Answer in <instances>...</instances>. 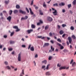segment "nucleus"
Segmentation results:
<instances>
[{"mask_svg":"<svg viewBox=\"0 0 76 76\" xmlns=\"http://www.w3.org/2000/svg\"><path fill=\"white\" fill-rule=\"evenodd\" d=\"M52 10L55 11L54 12H53V13L54 15L55 16L57 15V10H55V9H54V8H52Z\"/></svg>","mask_w":76,"mask_h":76,"instance_id":"1","label":"nucleus"},{"mask_svg":"<svg viewBox=\"0 0 76 76\" xmlns=\"http://www.w3.org/2000/svg\"><path fill=\"white\" fill-rule=\"evenodd\" d=\"M57 45H58L59 46V47L60 48L61 50H63V49H64V47H63V46L61 45V44H60V43H57Z\"/></svg>","mask_w":76,"mask_h":76,"instance_id":"2","label":"nucleus"},{"mask_svg":"<svg viewBox=\"0 0 76 76\" xmlns=\"http://www.w3.org/2000/svg\"><path fill=\"white\" fill-rule=\"evenodd\" d=\"M19 12L20 13H22V14H24V15H26V12L25 11H23V10H19Z\"/></svg>","mask_w":76,"mask_h":76,"instance_id":"3","label":"nucleus"},{"mask_svg":"<svg viewBox=\"0 0 76 76\" xmlns=\"http://www.w3.org/2000/svg\"><path fill=\"white\" fill-rule=\"evenodd\" d=\"M21 55L20 54V53L18 56V61H21Z\"/></svg>","mask_w":76,"mask_h":76,"instance_id":"4","label":"nucleus"},{"mask_svg":"<svg viewBox=\"0 0 76 76\" xmlns=\"http://www.w3.org/2000/svg\"><path fill=\"white\" fill-rule=\"evenodd\" d=\"M49 45V43H45L43 45V47H45L46 46L47 47Z\"/></svg>","mask_w":76,"mask_h":76,"instance_id":"5","label":"nucleus"},{"mask_svg":"<svg viewBox=\"0 0 76 76\" xmlns=\"http://www.w3.org/2000/svg\"><path fill=\"white\" fill-rule=\"evenodd\" d=\"M68 39L69 40V43L70 44H71V42H72V38H71V37H69L68 38Z\"/></svg>","mask_w":76,"mask_h":76,"instance_id":"6","label":"nucleus"},{"mask_svg":"<svg viewBox=\"0 0 76 76\" xmlns=\"http://www.w3.org/2000/svg\"><path fill=\"white\" fill-rule=\"evenodd\" d=\"M48 20L49 21H50V22H51V21H53V18L51 17H48Z\"/></svg>","mask_w":76,"mask_h":76,"instance_id":"7","label":"nucleus"},{"mask_svg":"<svg viewBox=\"0 0 76 76\" xmlns=\"http://www.w3.org/2000/svg\"><path fill=\"white\" fill-rule=\"evenodd\" d=\"M7 20H8L9 22H10L11 19H12V17L9 16L7 18Z\"/></svg>","mask_w":76,"mask_h":76,"instance_id":"8","label":"nucleus"},{"mask_svg":"<svg viewBox=\"0 0 76 76\" xmlns=\"http://www.w3.org/2000/svg\"><path fill=\"white\" fill-rule=\"evenodd\" d=\"M50 64H48L46 68L44 69V70H45V69H46V70H48V69H49V67L50 66Z\"/></svg>","mask_w":76,"mask_h":76,"instance_id":"9","label":"nucleus"},{"mask_svg":"<svg viewBox=\"0 0 76 76\" xmlns=\"http://www.w3.org/2000/svg\"><path fill=\"white\" fill-rule=\"evenodd\" d=\"M33 31V30L32 29H30V30H28L27 31V32L28 33V34H30L31 32H32Z\"/></svg>","mask_w":76,"mask_h":76,"instance_id":"10","label":"nucleus"},{"mask_svg":"<svg viewBox=\"0 0 76 76\" xmlns=\"http://www.w3.org/2000/svg\"><path fill=\"white\" fill-rule=\"evenodd\" d=\"M45 75L46 76H50V75H51V73L50 72H47Z\"/></svg>","mask_w":76,"mask_h":76,"instance_id":"11","label":"nucleus"},{"mask_svg":"<svg viewBox=\"0 0 76 76\" xmlns=\"http://www.w3.org/2000/svg\"><path fill=\"white\" fill-rule=\"evenodd\" d=\"M59 5L60 6H64L65 4L64 3L62 2L61 3H60Z\"/></svg>","mask_w":76,"mask_h":76,"instance_id":"12","label":"nucleus"},{"mask_svg":"<svg viewBox=\"0 0 76 76\" xmlns=\"http://www.w3.org/2000/svg\"><path fill=\"white\" fill-rule=\"evenodd\" d=\"M23 75H24V70H23V69L22 70V72L21 73L20 76H23Z\"/></svg>","mask_w":76,"mask_h":76,"instance_id":"13","label":"nucleus"},{"mask_svg":"<svg viewBox=\"0 0 76 76\" xmlns=\"http://www.w3.org/2000/svg\"><path fill=\"white\" fill-rule=\"evenodd\" d=\"M66 69V67L64 66V67H61L59 68V70H63V69Z\"/></svg>","mask_w":76,"mask_h":76,"instance_id":"14","label":"nucleus"},{"mask_svg":"<svg viewBox=\"0 0 76 76\" xmlns=\"http://www.w3.org/2000/svg\"><path fill=\"white\" fill-rule=\"evenodd\" d=\"M29 10H30L31 14L32 15H34V12L32 11V10H31V8H29Z\"/></svg>","mask_w":76,"mask_h":76,"instance_id":"15","label":"nucleus"},{"mask_svg":"<svg viewBox=\"0 0 76 76\" xmlns=\"http://www.w3.org/2000/svg\"><path fill=\"white\" fill-rule=\"evenodd\" d=\"M49 28V26L48 25H47L46 26L45 28V30H47V29H48Z\"/></svg>","mask_w":76,"mask_h":76,"instance_id":"16","label":"nucleus"},{"mask_svg":"<svg viewBox=\"0 0 76 76\" xmlns=\"http://www.w3.org/2000/svg\"><path fill=\"white\" fill-rule=\"evenodd\" d=\"M5 3L6 4H8L9 3V0L5 1Z\"/></svg>","mask_w":76,"mask_h":76,"instance_id":"17","label":"nucleus"},{"mask_svg":"<svg viewBox=\"0 0 76 76\" xmlns=\"http://www.w3.org/2000/svg\"><path fill=\"white\" fill-rule=\"evenodd\" d=\"M30 50L32 51H34V47L32 46L30 48Z\"/></svg>","mask_w":76,"mask_h":76,"instance_id":"18","label":"nucleus"},{"mask_svg":"<svg viewBox=\"0 0 76 76\" xmlns=\"http://www.w3.org/2000/svg\"><path fill=\"white\" fill-rule=\"evenodd\" d=\"M76 66V62H74L73 63H72V67H75Z\"/></svg>","mask_w":76,"mask_h":76,"instance_id":"19","label":"nucleus"},{"mask_svg":"<svg viewBox=\"0 0 76 76\" xmlns=\"http://www.w3.org/2000/svg\"><path fill=\"white\" fill-rule=\"evenodd\" d=\"M59 33L60 34V35H62V34H64V31L62 30H61L60 31Z\"/></svg>","mask_w":76,"mask_h":76,"instance_id":"20","label":"nucleus"},{"mask_svg":"<svg viewBox=\"0 0 76 76\" xmlns=\"http://www.w3.org/2000/svg\"><path fill=\"white\" fill-rule=\"evenodd\" d=\"M53 6H56L57 7H58V5L57 3H56L53 4Z\"/></svg>","mask_w":76,"mask_h":76,"instance_id":"21","label":"nucleus"},{"mask_svg":"<svg viewBox=\"0 0 76 76\" xmlns=\"http://www.w3.org/2000/svg\"><path fill=\"white\" fill-rule=\"evenodd\" d=\"M12 12H13V11L12 10H10L9 11V13L10 15L12 14Z\"/></svg>","mask_w":76,"mask_h":76,"instance_id":"22","label":"nucleus"},{"mask_svg":"<svg viewBox=\"0 0 76 76\" xmlns=\"http://www.w3.org/2000/svg\"><path fill=\"white\" fill-rule=\"evenodd\" d=\"M42 63H45V64H46L47 63V60H44L42 61Z\"/></svg>","mask_w":76,"mask_h":76,"instance_id":"23","label":"nucleus"},{"mask_svg":"<svg viewBox=\"0 0 76 76\" xmlns=\"http://www.w3.org/2000/svg\"><path fill=\"white\" fill-rule=\"evenodd\" d=\"M39 13L41 15H43V12H42V11L40 10H39Z\"/></svg>","mask_w":76,"mask_h":76,"instance_id":"24","label":"nucleus"},{"mask_svg":"<svg viewBox=\"0 0 76 76\" xmlns=\"http://www.w3.org/2000/svg\"><path fill=\"white\" fill-rule=\"evenodd\" d=\"M10 44H15V42L14 41H10Z\"/></svg>","mask_w":76,"mask_h":76,"instance_id":"25","label":"nucleus"},{"mask_svg":"<svg viewBox=\"0 0 76 76\" xmlns=\"http://www.w3.org/2000/svg\"><path fill=\"white\" fill-rule=\"evenodd\" d=\"M72 38H73V39H76V36H75L74 35H72Z\"/></svg>","mask_w":76,"mask_h":76,"instance_id":"26","label":"nucleus"},{"mask_svg":"<svg viewBox=\"0 0 76 76\" xmlns=\"http://www.w3.org/2000/svg\"><path fill=\"white\" fill-rule=\"evenodd\" d=\"M74 27L73 26H71L70 28V29L71 30H72V31H73L74 29Z\"/></svg>","mask_w":76,"mask_h":76,"instance_id":"27","label":"nucleus"},{"mask_svg":"<svg viewBox=\"0 0 76 76\" xmlns=\"http://www.w3.org/2000/svg\"><path fill=\"white\" fill-rule=\"evenodd\" d=\"M18 12V10H15L14 11V13H17Z\"/></svg>","mask_w":76,"mask_h":76,"instance_id":"28","label":"nucleus"},{"mask_svg":"<svg viewBox=\"0 0 76 76\" xmlns=\"http://www.w3.org/2000/svg\"><path fill=\"white\" fill-rule=\"evenodd\" d=\"M51 49L52 50V51H54V48H53V46H51Z\"/></svg>","mask_w":76,"mask_h":76,"instance_id":"29","label":"nucleus"},{"mask_svg":"<svg viewBox=\"0 0 76 76\" xmlns=\"http://www.w3.org/2000/svg\"><path fill=\"white\" fill-rule=\"evenodd\" d=\"M31 28H35V25H34V24H32L31 25Z\"/></svg>","mask_w":76,"mask_h":76,"instance_id":"30","label":"nucleus"},{"mask_svg":"<svg viewBox=\"0 0 76 76\" xmlns=\"http://www.w3.org/2000/svg\"><path fill=\"white\" fill-rule=\"evenodd\" d=\"M67 6L68 7V8L69 9V8H70V7H71L72 5H71V4H69L67 5Z\"/></svg>","mask_w":76,"mask_h":76,"instance_id":"31","label":"nucleus"},{"mask_svg":"<svg viewBox=\"0 0 76 76\" xmlns=\"http://www.w3.org/2000/svg\"><path fill=\"white\" fill-rule=\"evenodd\" d=\"M76 0H74L73 2V4L74 5H75L76 4Z\"/></svg>","mask_w":76,"mask_h":76,"instance_id":"32","label":"nucleus"},{"mask_svg":"<svg viewBox=\"0 0 76 76\" xmlns=\"http://www.w3.org/2000/svg\"><path fill=\"white\" fill-rule=\"evenodd\" d=\"M16 8H17V9H19L20 8V6L18 5H16Z\"/></svg>","mask_w":76,"mask_h":76,"instance_id":"33","label":"nucleus"},{"mask_svg":"<svg viewBox=\"0 0 76 76\" xmlns=\"http://www.w3.org/2000/svg\"><path fill=\"white\" fill-rule=\"evenodd\" d=\"M49 37H52L53 36V33L51 32H50L49 33Z\"/></svg>","mask_w":76,"mask_h":76,"instance_id":"34","label":"nucleus"},{"mask_svg":"<svg viewBox=\"0 0 76 76\" xmlns=\"http://www.w3.org/2000/svg\"><path fill=\"white\" fill-rule=\"evenodd\" d=\"M45 2H44L43 3V7H47V5L46 4H45Z\"/></svg>","mask_w":76,"mask_h":76,"instance_id":"35","label":"nucleus"},{"mask_svg":"<svg viewBox=\"0 0 76 76\" xmlns=\"http://www.w3.org/2000/svg\"><path fill=\"white\" fill-rule=\"evenodd\" d=\"M62 26L63 28H64L65 26H66V24H63L62 25Z\"/></svg>","mask_w":76,"mask_h":76,"instance_id":"36","label":"nucleus"},{"mask_svg":"<svg viewBox=\"0 0 76 76\" xmlns=\"http://www.w3.org/2000/svg\"><path fill=\"white\" fill-rule=\"evenodd\" d=\"M28 18V17L27 16H25L24 18L25 19V20H26Z\"/></svg>","mask_w":76,"mask_h":76,"instance_id":"37","label":"nucleus"},{"mask_svg":"<svg viewBox=\"0 0 76 76\" xmlns=\"http://www.w3.org/2000/svg\"><path fill=\"white\" fill-rule=\"evenodd\" d=\"M73 59H72L71 62H70V64H72V63H73Z\"/></svg>","mask_w":76,"mask_h":76,"instance_id":"38","label":"nucleus"},{"mask_svg":"<svg viewBox=\"0 0 76 76\" xmlns=\"http://www.w3.org/2000/svg\"><path fill=\"white\" fill-rule=\"evenodd\" d=\"M13 28L14 29H18V27H17V26H14L13 27Z\"/></svg>","mask_w":76,"mask_h":76,"instance_id":"39","label":"nucleus"},{"mask_svg":"<svg viewBox=\"0 0 76 76\" xmlns=\"http://www.w3.org/2000/svg\"><path fill=\"white\" fill-rule=\"evenodd\" d=\"M6 68L7 69H9V70H10V69H11L10 67H9V66H7Z\"/></svg>","mask_w":76,"mask_h":76,"instance_id":"40","label":"nucleus"},{"mask_svg":"<svg viewBox=\"0 0 76 76\" xmlns=\"http://www.w3.org/2000/svg\"><path fill=\"white\" fill-rule=\"evenodd\" d=\"M26 10L28 13H29V11L28 10V8H26Z\"/></svg>","mask_w":76,"mask_h":76,"instance_id":"41","label":"nucleus"},{"mask_svg":"<svg viewBox=\"0 0 76 76\" xmlns=\"http://www.w3.org/2000/svg\"><path fill=\"white\" fill-rule=\"evenodd\" d=\"M3 37L4 38H7V35H4Z\"/></svg>","mask_w":76,"mask_h":76,"instance_id":"42","label":"nucleus"},{"mask_svg":"<svg viewBox=\"0 0 76 76\" xmlns=\"http://www.w3.org/2000/svg\"><path fill=\"white\" fill-rule=\"evenodd\" d=\"M25 20V18L24 17H22L21 18V20Z\"/></svg>","mask_w":76,"mask_h":76,"instance_id":"43","label":"nucleus"},{"mask_svg":"<svg viewBox=\"0 0 76 76\" xmlns=\"http://www.w3.org/2000/svg\"><path fill=\"white\" fill-rule=\"evenodd\" d=\"M50 42L52 44H54V42L53 40H51L50 41Z\"/></svg>","mask_w":76,"mask_h":76,"instance_id":"44","label":"nucleus"},{"mask_svg":"<svg viewBox=\"0 0 76 76\" xmlns=\"http://www.w3.org/2000/svg\"><path fill=\"white\" fill-rule=\"evenodd\" d=\"M39 23H43V22L42 21V20H39Z\"/></svg>","mask_w":76,"mask_h":76,"instance_id":"45","label":"nucleus"},{"mask_svg":"<svg viewBox=\"0 0 76 76\" xmlns=\"http://www.w3.org/2000/svg\"><path fill=\"white\" fill-rule=\"evenodd\" d=\"M51 58H52V56H50L49 57V60H51Z\"/></svg>","mask_w":76,"mask_h":76,"instance_id":"46","label":"nucleus"},{"mask_svg":"<svg viewBox=\"0 0 76 76\" xmlns=\"http://www.w3.org/2000/svg\"><path fill=\"white\" fill-rule=\"evenodd\" d=\"M14 34V32H12L10 34V36L12 37V36H13V35Z\"/></svg>","mask_w":76,"mask_h":76,"instance_id":"47","label":"nucleus"},{"mask_svg":"<svg viewBox=\"0 0 76 76\" xmlns=\"http://www.w3.org/2000/svg\"><path fill=\"white\" fill-rule=\"evenodd\" d=\"M9 51H12L13 50V49L12 48H10L9 49Z\"/></svg>","mask_w":76,"mask_h":76,"instance_id":"48","label":"nucleus"},{"mask_svg":"<svg viewBox=\"0 0 76 76\" xmlns=\"http://www.w3.org/2000/svg\"><path fill=\"white\" fill-rule=\"evenodd\" d=\"M57 66H58V67H60V66H61V65H60V64H57Z\"/></svg>","mask_w":76,"mask_h":76,"instance_id":"49","label":"nucleus"},{"mask_svg":"<svg viewBox=\"0 0 76 76\" xmlns=\"http://www.w3.org/2000/svg\"><path fill=\"white\" fill-rule=\"evenodd\" d=\"M58 41V42H61V40L60 39H57Z\"/></svg>","mask_w":76,"mask_h":76,"instance_id":"50","label":"nucleus"},{"mask_svg":"<svg viewBox=\"0 0 76 76\" xmlns=\"http://www.w3.org/2000/svg\"><path fill=\"white\" fill-rule=\"evenodd\" d=\"M66 35V34H63L62 36V38H64V37H65Z\"/></svg>","mask_w":76,"mask_h":76,"instance_id":"51","label":"nucleus"},{"mask_svg":"<svg viewBox=\"0 0 76 76\" xmlns=\"http://www.w3.org/2000/svg\"><path fill=\"white\" fill-rule=\"evenodd\" d=\"M22 47L23 48H25V47H26V46H25V45H22Z\"/></svg>","mask_w":76,"mask_h":76,"instance_id":"52","label":"nucleus"},{"mask_svg":"<svg viewBox=\"0 0 76 76\" xmlns=\"http://www.w3.org/2000/svg\"><path fill=\"white\" fill-rule=\"evenodd\" d=\"M45 66L44 65L42 66V69H44V68H45Z\"/></svg>","mask_w":76,"mask_h":76,"instance_id":"53","label":"nucleus"},{"mask_svg":"<svg viewBox=\"0 0 76 76\" xmlns=\"http://www.w3.org/2000/svg\"><path fill=\"white\" fill-rule=\"evenodd\" d=\"M4 63L6 65L8 64V63H7V61H5Z\"/></svg>","mask_w":76,"mask_h":76,"instance_id":"54","label":"nucleus"},{"mask_svg":"<svg viewBox=\"0 0 76 76\" xmlns=\"http://www.w3.org/2000/svg\"><path fill=\"white\" fill-rule=\"evenodd\" d=\"M31 45H28V50H29V49H30V48H31Z\"/></svg>","mask_w":76,"mask_h":76,"instance_id":"55","label":"nucleus"},{"mask_svg":"<svg viewBox=\"0 0 76 76\" xmlns=\"http://www.w3.org/2000/svg\"><path fill=\"white\" fill-rule=\"evenodd\" d=\"M67 51V50H64V53H66Z\"/></svg>","mask_w":76,"mask_h":76,"instance_id":"56","label":"nucleus"},{"mask_svg":"<svg viewBox=\"0 0 76 76\" xmlns=\"http://www.w3.org/2000/svg\"><path fill=\"white\" fill-rule=\"evenodd\" d=\"M3 13H6V11H3Z\"/></svg>","mask_w":76,"mask_h":76,"instance_id":"57","label":"nucleus"},{"mask_svg":"<svg viewBox=\"0 0 76 76\" xmlns=\"http://www.w3.org/2000/svg\"><path fill=\"white\" fill-rule=\"evenodd\" d=\"M35 57L36 58H37V57H38V55L36 54L35 55Z\"/></svg>","mask_w":76,"mask_h":76,"instance_id":"58","label":"nucleus"},{"mask_svg":"<svg viewBox=\"0 0 76 76\" xmlns=\"http://www.w3.org/2000/svg\"><path fill=\"white\" fill-rule=\"evenodd\" d=\"M63 13H64L65 12V10L64 9L62 10Z\"/></svg>","mask_w":76,"mask_h":76,"instance_id":"59","label":"nucleus"},{"mask_svg":"<svg viewBox=\"0 0 76 76\" xmlns=\"http://www.w3.org/2000/svg\"><path fill=\"white\" fill-rule=\"evenodd\" d=\"M66 44H67L68 45H69V42H68V41H67L66 42Z\"/></svg>","mask_w":76,"mask_h":76,"instance_id":"60","label":"nucleus"},{"mask_svg":"<svg viewBox=\"0 0 76 76\" xmlns=\"http://www.w3.org/2000/svg\"><path fill=\"white\" fill-rule=\"evenodd\" d=\"M40 23H37V25H38V26L39 25H40Z\"/></svg>","mask_w":76,"mask_h":76,"instance_id":"61","label":"nucleus"},{"mask_svg":"<svg viewBox=\"0 0 76 76\" xmlns=\"http://www.w3.org/2000/svg\"><path fill=\"white\" fill-rule=\"evenodd\" d=\"M35 9H36V10H37V9H38V7H35Z\"/></svg>","mask_w":76,"mask_h":76,"instance_id":"62","label":"nucleus"},{"mask_svg":"<svg viewBox=\"0 0 76 76\" xmlns=\"http://www.w3.org/2000/svg\"><path fill=\"white\" fill-rule=\"evenodd\" d=\"M65 75H66V74H62V76H65Z\"/></svg>","mask_w":76,"mask_h":76,"instance_id":"63","label":"nucleus"},{"mask_svg":"<svg viewBox=\"0 0 76 76\" xmlns=\"http://www.w3.org/2000/svg\"><path fill=\"white\" fill-rule=\"evenodd\" d=\"M0 16H3V13H1L0 14Z\"/></svg>","mask_w":76,"mask_h":76,"instance_id":"64","label":"nucleus"}]
</instances>
